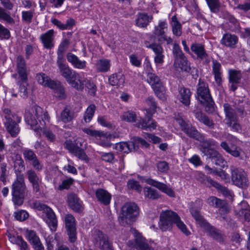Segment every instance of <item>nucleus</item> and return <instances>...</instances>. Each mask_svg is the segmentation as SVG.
Instances as JSON below:
<instances>
[{
    "mask_svg": "<svg viewBox=\"0 0 250 250\" xmlns=\"http://www.w3.org/2000/svg\"><path fill=\"white\" fill-rule=\"evenodd\" d=\"M65 225L67 234L70 242L73 243L77 240L76 221L71 214H67L65 216Z\"/></svg>",
    "mask_w": 250,
    "mask_h": 250,
    "instance_id": "obj_11",
    "label": "nucleus"
},
{
    "mask_svg": "<svg viewBox=\"0 0 250 250\" xmlns=\"http://www.w3.org/2000/svg\"><path fill=\"white\" fill-rule=\"evenodd\" d=\"M17 71L21 81H25L28 80L27 67L25 61L21 56H18L17 58Z\"/></svg>",
    "mask_w": 250,
    "mask_h": 250,
    "instance_id": "obj_22",
    "label": "nucleus"
},
{
    "mask_svg": "<svg viewBox=\"0 0 250 250\" xmlns=\"http://www.w3.org/2000/svg\"><path fill=\"white\" fill-rule=\"evenodd\" d=\"M168 30V25L166 21H160L158 25L155 26L153 35L158 41L166 35Z\"/></svg>",
    "mask_w": 250,
    "mask_h": 250,
    "instance_id": "obj_28",
    "label": "nucleus"
},
{
    "mask_svg": "<svg viewBox=\"0 0 250 250\" xmlns=\"http://www.w3.org/2000/svg\"><path fill=\"white\" fill-rule=\"evenodd\" d=\"M147 81L151 85L156 96L161 100H165L164 86L159 77L155 73H149L147 75Z\"/></svg>",
    "mask_w": 250,
    "mask_h": 250,
    "instance_id": "obj_10",
    "label": "nucleus"
},
{
    "mask_svg": "<svg viewBox=\"0 0 250 250\" xmlns=\"http://www.w3.org/2000/svg\"><path fill=\"white\" fill-rule=\"evenodd\" d=\"M0 20H2L10 24H13L15 23V21L14 19L11 17L10 13L9 12H6L4 9L0 6Z\"/></svg>",
    "mask_w": 250,
    "mask_h": 250,
    "instance_id": "obj_55",
    "label": "nucleus"
},
{
    "mask_svg": "<svg viewBox=\"0 0 250 250\" xmlns=\"http://www.w3.org/2000/svg\"><path fill=\"white\" fill-rule=\"evenodd\" d=\"M36 79L40 84L49 88H50V85L52 84V83L55 81L51 80L46 74L43 73L37 74Z\"/></svg>",
    "mask_w": 250,
    "mask_h": 250,
    "instance_id": "obj_42",
    "label": "nucleus"
},
{
    "mask_svg": "<svg viewBox=\"0 0 250 250\" xmlns=\"http://www.w3.org/2000/svg\"><path fill=\"white\" fill-rule=\"evenodd\" d=\"M184 132L189 137L198 141L204 139V134L201 133L195 127L190 125L187 128H184Z\"/></svg>",
    "mask_w": 250,
    "mask_h": 250,
    "instance_id": "obj_39",
    "label": "nucleus"
},
{
    "mask_svg": "<svg viewBox=\"0 0 250 250\" xmlns=\"http://www.w3.org/2000/svg\"><path fill=\"white\" fill-rule=\"evenodd\" d=\"M178 99L185 106H189L190 104L191 93L189 89L184 86H179Z\"/></svg>",
    "mask_w": 250,
    "mask_h": 250,
    "instance_id": "obj_25",
    "label": "nucleus"
},
{
    "mask_svg": "<svg viewBox=\"0 0 250 250\" xmlns=\"http://www.w3.org/2000/svg\"><path fill=\"white\" fill-rule=\"evenodd\" d=\"M18 83L19 85V92L21 96L23 98H26L29 94V90L27 88L28 86L27 80L23 81L20 80L18 82Z\"/></svg>",
    "mask_w": 250,
    "mask_h": 250,
    "instance_id": "obj_51",
    "label": "nucleus"
},
{
    "mask_svg": "<svg viewBox=\"0 0 250 250\" xmlns=\"http://www.w3.org/2000/svg\"><path fill=\"white\" fill-rule=\"evenodd\" d=\"M96 110V106L94 104H90L86 109L83 115V119L85 123H89L94 114Z\"/></svg>",
    "mask_w": 250,
    "mask_h": 250,
    "instance_id": "obj_48",
    "label": "nucleus"
},
{
    "mask_svg": "<svg viewBox=\"0 0 250 250\" xmlns=\"http://www.w3.org/2000/svg\"><path fill=\"white\" fill-rule=\"evenodd\" d=\"M34 14V10L22 11L21 13L22 21L26 23H30L32 22Z\"/></svg>",
    "mask_w": 250,
    "mask_h": 250,
    "instance_id": "obj_62",
    "label": "nucleus"
},
{
    "mask_svg": "<svg viewBox=\"0 0 250 250\" xmlns=\"http://www.w3.org/2000/svg\"><path fill=\"white\" fill-rule=\"evenodd\" d=\"M70 41L67 38H65L62 41L57 50V60H63L62 54L65 52L66 49L68 47Z\"/></svg>",
    "mask_w": 250,
    "mask_h": 250,
    "instance_id": "obj_45",
    "label": "nucleus"
},
{
    "mask_svg": "<svg viewBox=\"0 0 250 250\" xmlns=\"http://www.w3.org/2000/svg\"><path fill=\"white\" fill-rule=\"evenodd\" d=\"M242 78V73L239 70L229 69L228 70V80L229 88L234 91L237 88V84H239Z\"/></svg>",
    "mask_w": 250,
    "mask_h": 250,
    "instance_id": "obj_15",
    "label": "nucleus"
},
{
    "mask_svg": "<svg viewBox=\"0 0 250 250\" xmlns=\"http://www.w3.org/2000/svg\"><path fill=\"white\" fill-rule=\"evenodd\" d=\"M57 63L61 75L65 79L67 83L76 77H80L79 74L64 63L63 60H57Z\"/></svg>",
    "mask_w": 250,
    "mask_h": 250,
    "instance_id": "obj_13",
    "label": "nucleus"
},
{
    "mask_svg": "<svg viewBox=\"0 0 250 250\" xmlns=\"http://www.w3.org/2000/svg\"><path fill=\"white\" fill-rule=\"evenodd\" d=\"M121 119L127 122H136V126L145 130L154 129L157 126L156 122L153 120L151 115L147 116V120L138 117L135 112L128 111L125 112L121 116Z\"/></svg>",
    "mask_w": 250,
    "mask_h": 250,
    "instance_id": "obj_5",
    "label": "nucleus"
},
{
    "mask_svg": "<svg viewBox=\"0 0 250 250\" xmlns=\"http://www.w3.org/2000/svg\"><path fill=\"white\" fill-rule=\"evenodd\" d=\"M72 154L81 160L84 161L86 162H88L89 161V158L85 153L84 149L80 146H79Z\"/></svg>",
    "mask_w": 250,
    "mask_h": 250,
    "instance_id": "obj_58",
    "label": "nucleus"
},
{
    "mask_svg": "<svg viewBox=\"0 0 250 250\" xmlns=\"http://www.w3.org/2000/svg\"><path fill=\"white\" fill-rule=\"evenodd\" d=\"M132 142L135 145V150H137L138 149L139 145L146 148H147L149 146V144L145 140L138 137H134Z\"/></svg>",
    "mask_w": 250,
    "mask_h": 250,
    "instance_id": "obj_60",
    "label": "nucleus"
},
{
    "mask_svg": "<svg viewBox=\"0 0 250 250\" xmlns=\"http://www.w3.org/2000/svg\"><path fill=\"white\" fill-rule=\"evenodd\" d=\"M74 182V179L73 178L71 177L68 178L62 181V183L58 186L57 189L59 190L68 189Z\"/></svg>",
    "mask_w": 250,
    "mask_h": 250,
    "instance_id": "obj_61",
    "label": "nucleus"
},
{
    "mask_svg": "<svg viewBox=\"0 0 250 250\" xmlns=\"http://www.w3.org/2000/svg\"><path fill=\"white\" fill-rule=\"evenodd\" d=\"M153 17L145 12H139L135 20V25L140 28H146L152 20Z\"/></svg>",
    "mask_w": 250,
    "mask_h": 250,
    "instance_id": "obj_24",
    "label": "nucleus"
},
{
    "mask_svg": "<svg viewBox=\"0 0 250 250\" xmlns=\"http://www.w3.org/2000/svg\"><path fill=\"white\" fill-rule=\"evenodd\" d=\"M125 78L121 73H115L111 75L108 78V83L112 86L119 87L125 83Z\"/></svg>",
    "mask_w": 250,
    "mask_h": 250,
    "instance_id": "obj_38",
    "label": "nucleus"
},
{
    "mask_svg": "<svg viewBox=\"0 0 250 250\" xmlns=\"http://www.w3.org/2000/svg\"><path fill=\"white\" fill-rule=\"evenodd\" d=\"M199 142L201 146L200 151L207 156L211 154L213 151H216L214 148L218 147V144L216 141L211 138L205 139L204 135V139L200 140Z\"/></svg>",
    "mask_w": 250,
    "mask_h": 250,
    "instance_id": "obj_16",
    "label": "nucleus"
},
{
    "mask_svg": "<svg viewBox=\"0 0 250 250\" xmlns=\"http://www.w3.org/2000/svg\"><path fill=\"white\" fill-rule=\"evenodd\" d=\"M145 45L146 47L150 48L155 54L154 58L155 63L162 64L164 62V49L160 44L157 43H149L148 42H145Z\"/></svg>",
    "mask_w": 250,
    "mask_h": 250,
    "instance_id": "obj_18",
    "label": "nucleus"
},
{
    "mask_svg": "<svg viewBox=\"0 0 250 250\" xmlns=\"http://www.w3.org/2000/svg\"><path fill=\"white\" fill-rule=\"evenodd\" d=\"M85 87L88 89L89 95L94 96L96 94L97 86L91 80L85 79L83 81Z\"/></svg>",
    "mask_w": 250,
    "mask_h": 250,
    "instance_id": "obj_53",
    "label": "nucleus"
},
{
    "mask_svg": "<svg viewBox=\"0 0 250 250\" xmlns=\"http://www.w3.org/2000/svg\"><path fill=\"white\" fill-rule=\"evenodd\" d=\"M32 111L36 115L38 122H40V125L42 126V128H44L46 122H49L50 119L47 112H44L42 108L38 105H35L32 107Z\"/></svg>",
    "mask_w": 250,
    "mask_h": 250,
    "instance_id": "obj_23",
    "label": "nucleus"
},
{
    "mask_svg": "<svg viewBox=\"0 0 250 250\" xmlns=\"http://www.w3.org/2000/svg\"><path fill=\"white\" fill-rule=\"evenodd\" d=\"M211 159L212 161L215 162L216 165L223 167L224 166L225 161L220 154L217 151H213L211 154L208 156Z\"/></svg>",
    "mask_w": 250,
    "mask_h": 250,
    "instance_id": "obj_50",
    "label": "nucleus"
},
{
    "mask_svg": "<svg viewBox=\"0 0 250 250\" xmlns=\"http://www.w3.org/2000/svg\"><path fill=\"white\" fill-rule=\"evenodd\" d=\"M203 182L205 185L210 184L212 186L216 188L219 191L221 192L224 196L228 197L231 195L230 191L228 188H227L223 185L220 184L218 182L214 181L210 177L203 175Z\"/></svg>",
    "mask_w": 250,
    "mask_h": 250,
    "instance_id": "obj_27",
    "label": "nucleus"
},
{
    "mask_svg": "<svg viewBox=\"0 0 250 250\" xmlns=\"http://www.w3.org/2000/svg\"><path fill=\"white\" fill-rule=\"evenodd\" d=\"M226 115V121H229L237 118L235 110L228 103L223 105Z\"/></svg>",
    "mask_w": 250,
    "mask_h": 250,
    "instance_id": "obj_47",
    "label": "nucleus"
},
{
    "mask_svg": "<svg viewBox=\"0 0 250 250\" xmlns=\"http://www.w3.org/2000/svg\"><path fill=\"white\" fill-rule=\"evenodd\" d=\"M66 59L68 62L73 66L74 67L80 69H84L86 67V62L81 61L75 55L68 53L66 55Z\"/></svg>",
    "mask_w": 250,
    "mask_h": 250,
    "instance_id": "obj_34",
    "label": "nucleus"
},
{
    "mask_svg": "<svg viewBox=\"0 0 250 250\" xmlns=\"http://www.w3.org/2000/svg\"><path fill=\"white\" fill-rule=\"evenodd\" d=\"M73 119V113L67 107H65L61 114V119L63 123L70 122Z\"/></svg>",
    "mask_w": 250,
    "mask_h": 250,
    "instance_id": "obj_52",
    "label": "nucleus"
},
{
    "mask_svg": "<svg viewBox=\"0 0 250 250\" xmlns=\"http://www.w3.org/2000/svg\"><path fill=\"white\" fill-rule=\"evenodd\" d=\"M231 179L233 184L238 187L246 188L249 186V180L245 171L241 168L233 166L230 167Z\"/></svg>",
    "mask_w": 250,
    "mask_h": 250,
    "instance_id": "obj_9",
    "label": "nucleus"
},
{
    "mask_svg": "<svg viewBox=\"0 0 250 250\" xmlns=\"http://www.w3.org/2000/svg\"><path fill=\"white\" fill-rule=\"evenodd\" d=\"M197 98L202 105L205 107L208 113H212L214 110V102L211 96L208 84L200 79L197 85Z\"/></svg>",
    "mask_w": 250,
    "mask_h": 250,
    "instance_id": "obj_3",
    "label": "nucleus"
},
{
    "mask_svg": "<svg viewBox=\"0 0 250 250\" xmlns=\"http://www.w3.org/2000/svg\"><path fill=\"white\" fill-rule=\"evenodd\" d=\"M13 167L16 179L12 185V201L15 206H20L23 204L25 197L30 195V192L25 185L24 176L21 174L25 169V165L20 155L16 156Z\"/></svg>",
    "mask_w": 250,
    "mask_h": 250,
    "instance_id": "obj_1",
    "label": "nucleus"
},
{
    "mask_svg": "<svg viewBox=\"0 0 250 250\" xmlns=\"http://www.w3.org/2000/svg\"><path fill=\"white\" fill-rule=\"evenodd\" d=\"M68 83L77 90H82L84 87V83H82L80 81V77L73 79L70 81L68 82Z\"/></svg>",
    "mask_w": 250,
    "mask_h": 250,
    "instance_id": "obj_63",
    "label": "nucleus"
},
{
    "mask_svg": "<svg viewBox=\"0 0 250 250\" xmlns=\"http://www.w3.org/2000/svg\"><path fill=\"white\" fill-rule=\"evenodd\" d=\"M132 141L127 142H120L115 145L114 148L118 151L128 153L132 151H135L134 144Z\"/></svg>",
    "mask_w": 250,
    "mask_h": 250,
    "instance_id": "obj_37",
    "label": "nucleus"
},
{
    "mask_svg": "<svg viewBox=\"0 0 250 250\" xmlns=\"http://www.w3.org/2000/svg\"><path fill=\"white\" fill-rule=\"evenodd\" d=\"M26 176L31 184L33 192L36 194H40L41 193L40 185L42 183L41 177L32 169L26 171Z\"/></svg>",
    "mask_w": 250,
    "mask_h": 250,
    "instance_id": "obj_12",
    "label": "nucleus"
},
{
    "mask_svg": "<svg viewBox=\"0 0 250 250\" xmlns=\"http://www.w3.org/2000/svg\"><path fill=\"white\" fill-rule=\"evenodd\" d=\"M211 12L217 14L221 8V3L219 0H205Z\"/></svg>",
    "mask_w": 250,
    "mask_h": 250,
    "instance_id": "obj_46",
    "label": "nucleus"
},
{
    "mask_svg": "<svg viewBox=\"0 0 250 250\" xmlns=\"http://www.w3.org/2000/svg\"><path fill=\"white\" fill-rule=\"evenodd\" d=\"M139 208L134 203H126L121 208L119 217L120 224L124 226L132 225L139 216Z\"/></svg>",
    "mask_w": 250,
    "mask_h": 250,
    "instance_id": "obj_4",
    "label": "nucleus"
},
{
    "mask_svg": "<svg viewBox=\"0 0 250 250\" xmlns=\"http://www.w3.org/2000/svg\"><path fill=\"white\" fill-rule=\"evenodd\" d=\"M67 203L70 208L76 212H82L84 209L83 202L77 195L73 193H70L67 196Z\"/></svg>",
    "mask_w": 250,
    "mask_h": 250,
    "instance_id": "obj_19",
    "label": "nucleus"
},
{
    "mask_svg": "<svg viewBox=\"0 0 250 250\" xmlns=\"http://www.w3.org/2000/svg\"><path fill=\"white\" fill-rule=\"evenodd\" d=\"M174 65L175 67L179 68L186 72H189L191 69L190 63L185 55L174 59Z\"/></svg>",
    "mask_w": 250,
    "mask_h": 250,
    "instance_id": "obj_35",
    "label": "nucleus"
},
{
    "mask_svg": "<svg viewBox=\"0 0 250 250\" xmlns=\"http://www.w3.org/2000/svg\"><path fill=\"white\" fill-rule=\"evenodd\" d=\"M144 192L145 196L150 199L155 200L160 197L158 191L151 187H145L144 189Z\"/></svg>",
    "mask_w": 250,
    "mask_h": 250,
    "instance_id": "obj_44",
    "label": "nucleus"
},
{
    "mask_svg": "<svg viewBox=\"0 0 250 250\" xmlns=\"http://www.w3.org/2000/svg\"><path fill=\"white\" fill-rule=\"evenodd\" d=\"M95 66L98 72H107L110 70L111 67L110 61L107 59H100L96 62Z\"/></svg>",
    "mask_w": 250,
    "mask_h": 250,
    "instance_id": "obj_36",
    "label": "nucleus"
},
{
    "mask_svg": "<svg viewBox=\"0 0 250 250\" xmlns=\"http://www.w3.org/2000/svg\"><path fill=\"white\" fill-rule=\"evenodd\" d=\"M50 88L53 90L55 96L59 99L62 100L66 98L64 88L59 81L52 82L50 85Z\"/></svg>",
    "mask_w": 250,
    "mask_h": 250,
    "instance_id": "obj_33",
    "label": "nucleus"
},
{
    "mask_svg": "<svg viewBox=\"0 0 250 250\" xmlns=\"http://www.w3.org/2000/svg\"><path fill=\"white\" fill-rule=\"evenodd\" d=\"M170 25L173 34L175 36H180L182 33V25L177 20L176 15L172 17Z\"/></svg>",
    "mask_w": 250,
    "mask_h": 250,
    "instance_id": "obj_41",
    "label": "nucleus"
},
{
    "mask_svg": "<svg viewBox=\"0 0 250 250\" xmlns=\"http://www.w3.org/2000/svg\"><path fill=\"white\" fill-rule=\"evenodd\" d=\"M34 206L39 210L42 211L45 215L44 219L51 231H55L58 226V221L54 212L47 205L36 201Z\"/></svg>",
    "mask_w": 250,
    "mask_h": 250,
    "instance_id": "obj_7",
    "label": "nucleus"
},
{
    "mask_svg": "<svg viewBox=\"0 0 250 250\" xmlns=\"http://www.w3.org/2000/svg\"><path fill=\"white\" fill-rule=\"evenodd\" d=\"M95 195L98 201L104 205L110 204L111 195L107 190L103 188H98L95 191Z\"/></svg>",
    "mask_w": 250,
    "mask_h": 250,
    "instance_id": "obj_32",
    "label": "nucleus"
},
{
    "mask_svg": "<svg viewBox=\"0 0 250 250\" xmlns=\"http://www.w3.org/2000/svg\"><path fill=\"white\" fill-rule=\"evenodd\" d=\"M235 4H237L236 8L244 12L250 10V0H232Z\"/></svg>",
    "mask_w": 250,
    "mask_h": 250,
    "instance_id": "obj_49",
    "label": "nucleus"
},
{
    "mask_svg": "<svg viewBox=\"0 0 250 250\" xmlns=\"http://www.w3.org/2000/svg\"><path fill=\"white\" fill-rule=\"evenodd\" d=\"M91 240L94 246L101 250H113L112 243L108 236L101 230L93 229L92 231Z\"/></svg>",
    "mask_w": 250,
    "mask_h": 250,
    "instance_id": "obj_6",
    "label": "nucleus"
},
{
    "mask_svg": "<svg viewBox=\"0 0 250 250\" xmlns=\"http://www.w3.org/2000/svg\"><path fill=\"white\" fill-rule=\"evenodd\" d=\"M211 62L212 73L214 76L215 81L218 86H220L222 83L221 64L217 60L214 59H212Z\"/></svg>",
    "mask_w": 250,
    "mask_h": 250,
    "instance_id": "obj_26",
    "label": "nucleus"
},
{
    "mask_svg": "<svg viewBox=\"0 0 250 250\" xmlns=\"http://www.w3.org/2000/svg\"><path fill=\"white\" fill-rule=\"evenodd\" d=\"M207 202L210 206L221 209L226 213L229 212V209L225 201L215 196H210L208 198Z\"/></svg>",
    "mask_w": 250,
    "mask_h": 250,
    "instance_id": "obj_29",
    "label": "nucleus"
},
{
    "mask_svg": "<svg viewBox=\"0 0 250 250\" xmlns=\"http://www.w3.org/2000/svg\"><path fill=\"white\" fill-rule=\"evenodd\" d=\"M135 243L134 247L137 250H154L144 238L137 237L135 238Z\"/></svg>",
    "mask_w": 250,
    "mask_h": 250,
    "instance_id": "obj_40",
    "label": "nucleus"
},
{
    "mask_svg": "<svg viewBox=\"0 0 250 250\" xmlns=\"http://www.w3.org/2000/svg\"><path fill=\"white\" fill-rule=\"evenodd\" d=\"M54 33L53 29H50L41 35L40 40L44 48L50 50L54 47Z\"/></svg>",
    "mask_w": 250,
    "mask_h": 250,
    "instance_id": "obj_20",
    "label": "nucleus"
},
{
    "mask_svg": "<svg viewBox=\"0 0 250 250\" xmlns=\"http://www.w3.org/2000/svg\"><path fill=\"white\" fill-rule=\"evenodd\" d=\"M23 156L25 161L31 162L37 157L34 152L29 148H25L23 151Z\"/></svg>",
    "mask_w": 250,
    "mask_h": 250,
    "instance_id": "obj_57",
    "label": "nucleus"
},
{
    "mask_svg": "<svg viewBox=\"0 0 250 250\" xmlns=\"http://www.w3.org/2000/svg\"><path fill=\"white\" fill-rule=\"evenodd\" d=\"M101 157L102 160L106 162L113 163L115 162V156L112 152H101Z\"/></svg>",
    "mask_w": 250,
    "mask_h": 250,
    "instance_id": "obj_64",
    "label": "nucleus"
},
{
    "mask_svg": "<svg viewBox=\"0 0 250 250\" xmlns=\"http://www.w3.org/2000/svg\"><path fill=\"white\" fill-rule=\"evenodd\" d=\"M226 124L228 126L235 132L241 133L242 132V127L240 124L238 123L237 118L231 119L226 121Z\"/></svg>",
    "mask_w": 250,
    "mask_h": 250,
    "instance_id": "obj_54",
    "label": "nucleus"
},
{
    "mask_svg": "<svg viewBox=\"0 0 250 250\" xmlns=\"http://www.w3.org/2000/svg\"><path fill=\"white\" fill-rule=\"evenodd\" d=\"M35 114H32L30 112H27L24 115V120L26 123L30 125V128L33 129L38 137H40L42 131V126L40 122H38V119L35 118Z\"/></svg>",
    "mask_w": 250,
    "mask_h": 250,
    "instance_id": "obj_17",
    "label": "nucleus"
},
{
    "mask_svg": "<svg viewBox=\"0 0 250 250\" xmlns=\"http://www.w3.org/2000/svg\"><path fill=\"white\" fill-rule=\"evenodd\" d=\"M146 182L148 185L156 188L160 191L167 194L170 197L175 196V193L174 191L164 183H161L151 178L147 179Z\"/></svg>",
    "mask_w": 250,
    "mask_h": 250,
    "instance_id": "obj_21",
    "label": "nucleus"
},
{
    "mask_svg": "<svg viewBox=\"0 0 250 250\" xmlns=\"http://www.w3.org/2000/svg\"><path fill=\"white\" fill-rule=\"evenodd\" d=\"M13 119L4 122L5 126L7 131L13 137H16L20 131L18 123L21 121V118L16 114L12 115Z\"/></svg>",
    "mask_w": 250,
    "mask_h": 250,
    "instance_id": "obj_14",
    "label": "nucleus"
},
{
    "mask_svg": "<svg viewBox=\"0 0 250 250\" xmlns=\"http://www.w3.org/2000/svg\"><path fill=\"white\" fill-rule=\"evenodd\" d=\"M195 118L200 122L203 123L210 128H213L214 126V123L210 120L208 116L203 113L199 109L193 111Z\"/></svg>",
    "mask_w": 250,
    "mask_h": 250,
    "instance_id": "obj_31",
    "label": "nucleus"
},
{
    "mask_svg": "<svg viewBox=\"0 0 250 250\" xmlns=\"http://www.w3.org/2000/svg\"><path fill=\"white\" fill-rule=\"evenodd\" d=\"M25 236L31 245L40 239L36 232L33 230L27 229L25 231Z\"/></svg>",
    "mask_w": 250,
    "mask_h": 250,
    "instance_id": "obj_56",
    "label": "nucleus"
},
{
    "mask_svg": "<svg viewBox=\"0 0 250 250\" xmlns=\"http://www.w3.org/2000/svg\"><path fill=\"white\" fill-rule=\"evenodd\" d=\"M207 230L208 231L209 235L217 241L220 243H223L224 241V235L214 227L210 226Z\"/></svg>",
    "mask_w": 250,
    "mask_h": 250,
    "instance_id": "obj_43",
    "label": "nucleus"
},
{
    "mask_svg": "<svg viewBox=\"0 0 250 250\" xmlns=\"http://www.w3.org/2000/svg\"><path fill=\"white\" fill-rule=\"evenodd\" d=\"M190 50L193 53L192 56L193 58L202 62L204 65L209 64L211 57L208 53L204 44L194 42L190 46Z\"/></svg>",
    "mask_w": 250,
    "mask_h": 250,
    "instance_id": "obj_8",
    "label": "nucleus"
},
{
    "mask_svg": "<svg viewBox=\"0 0 250 250\" xmlns=\"http://www.w3.org/2000/svg\"><path fill=\"white\" fill-rule=\"evenodd\" d=\"M238 42V38L234 34L226 33L221 40V43L227 47L234 48Z\"/></svg>",
    "mask_w": 250,
    "mask_h": 250,
    "instance_id": "obj_30",
    "label": "nucleus"
},
{
    "mask_svg": "<svg viewBox=\"0 0 250 250\" xmlns=\"http://www.w3.org/2000/svg\"><path fill=\"white\" fill-rule=\"evenodd\" d=\"M64 147L72 153L79 146L78 143L73 142L70 139L66 140L63 143Z\"/></svg>",
    "mask_w": 250,
    "mask_h": 250,
    "instance_id": "obj_59",
    "label": "nucleus"
},
{
    "mask_svg": "<svg viewBox=\"0 0 250 250\" xmlns=\"http://www.w3.org/2000/svg\"><path fill=\"white\" fill-rule=\"evenodd\" d=\"M173 224H176L179 229L187 236L190 235V232L176 212L170 210L162 211L158 223L159 229L163 231L169 230L172 228Z\"/></svg>",
    "mask_w": 250,
    "mask_h": 250,
    "instance_id": "obj_2",
    "label": "nucleus"
}]
</instances>
